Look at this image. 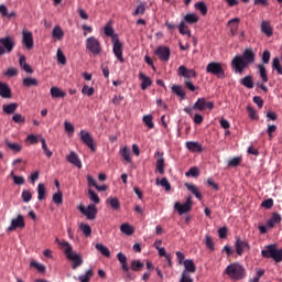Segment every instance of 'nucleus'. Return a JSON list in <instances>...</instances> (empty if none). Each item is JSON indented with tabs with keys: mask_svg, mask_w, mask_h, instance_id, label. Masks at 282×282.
<instances>
[{
	"mask_svg": "<svg viewBox=\"0 0 282 282\" xmlns=\"http://www.w3.org/2000/svg\"><path fill=\"white\" fill-rule=\"evenodd\" d=\"M256 62V54L252 52L251 48H246L242 55H236L231 59V69L236 74H243L249 65L254 64Z\"/></svg>",
	"mask_w": 282,
	"mask_h": 282,
	"instance_id": "f257e3e1",
	"label": "nucleus"
},
{
	"mask_svg": "<svg viewBox=\"0 0 282 282\" xmlns=\"http://www.w3.org/2000/svg\"><path fill=\"white\" fill-rule=\"evenodd\" d=\"M226 274L234 281H241L246 279L247 271L240 263H232L226 268Z\"/></svg>",
	"mask_w": 282,
	"mask_h": 282,
	"instance_id": "f03ea898",
	"label": "nucleus"
},
{
	"mask_svg": "<svg viewBox=\"0 0 282 282\" xmlns=\"http://www.w3.org/2000/svg\"><path fill=\"white\" fill-rule=\"evenodd\" d=\"M263 259H272L275 263L282 262V249H276L275 245H268L265 249L261 251Z\"/></svg>",
	"mask_w": 282,
	"mask_h": 282,
	"instance_id": "7ed1b4c3",
	"label": "nucleus"
},
{
	"mask_svg": "<svg viewBox=\"0 0 282 282\" xmlns=\"http://www.w3.org/2000/svg\"><path fill=\"white\" fill-rule=\"evenodd\" d=\"M15 45L17 42L13 36L0 37V57L11 54Z\"/></svg>",
	"mask_w": 282,
	"mask_h": 282,
	"instance_id": "20e7f679",
	"label": "nucleus"
},
{
	"mask_svg": "<svg viewBox=\"0 0 282 282\" xmlns=\"http://www.w3.org/2000/svg\"><path fill=\"white\" fill-rule=\"evenodd\" d=\"M85 48H87L94 56H98L102 53L100 40H97L96 36H89L85 40Z\"/></svg>",
	"mask_w": 282,
	"mask_h": 282,
	"instance_id": "39448f33",
	"label": "nucleus"
},
{
	"mask_svg": "<svg viewBox=\"0 0 282 282\" xmlns=\"http://www.w3.org/2000/svg\"><path fill=\"white\" fill-rule=\"evenodd\" d=\"M206 73L212 74L214 77L224 79L226 77L224 64L218 62L208 63L206 66Z\"/></svg>",
	"mask_w": 282,
	"mask_h": 282,
	"instance_id": "423d86ee",
	"label": "nucleus"
},
{
	"mask_svg": "<svg viewBox=\"0 0 282 282\" xmlns=\"http://www.w3.org/2000/svg\"><path fill=\"white\" fill-rule=\"evenodd\" d=\"M63 246L66 248L64 251L65 256H67L68 260L73 261V270H76L77 267L83 264L82 256L73 252V247L70 243H64Z\"/></svg>",
	"mask_w": 282,
	"mask_h": 282,
	"instance_id": "0eeeda50",
	"label": "nucleus"
},
{
	"mask_svg": "<svg viewBox=\"0 0 282 282\" xmlns=\"http://www.w3.org/2000/svg\"><path fill=\"white\" fill-rule=\"evenodd\" d=\"M122 51H123V45L120 42V39H118V36H113L112 40V52L115 57L118 58L119 63H124V55H122Z\"/></svg>",
	"mask_w": 282,
	"mask_h": 282,
	"instance_id": "6e6552de",
	"label": "nucleus"
},
{
	"mask_svg": "<svg viewBox=\"0 0 282 282\" xmlns=\"http://www.w3.org/2000/svg\"><path fill=\"white\" fill-rule=\"evenodd\" d=\"M78 209H79V212H82V214L85 217H87V219L89 221H94L96 219V216H97V213H98V209H97L96 205L90 204L87 207L79 206Z\"/></svg>",
	"mask_w": 282,
	"mask_h": 282,
	"instance_id": "1a4fd4ad",
	"label": "nucleus"
},
{
	"mask_svg": "<svg viewBox=\"0 0 282 282\" xmlns=\"http://www.w3.org/2000/svg\"><path fill=\"white\" fill-rule=\"evenodd\" d=\"M79 139L87 145V148L91 149L93 152H96L97 148L90 132H86L85 130L79 131Z\"/></svg>",
	"mask_w": 282,
	"mask_h": 282,
	"instance_id": "9d476101",
	"label": "nucleus"
},
{
	"mask_svg": "<svg viewBox=\"0 0 282 282\" xmlns=\"http://www.w3.org/2000/svg\"><path fill=\"white\" fill-rule=\"evenodd\" d=\"M214 108L215 104L213 101H206V98H198L193 106V109H196L198 111H204L205 109L212 110Z\"/></svg>",
	"mask_w": 282,
	"mask_h": 282,
	"instance_id": "9b49d317",
	"label": "nucleus"
},
{
	"mask_svg": "<svg viewBox=\"0 0 282 282\" xmlns=\"http://www.w3.org/2000/svg\"><path fill=\"white\" fill-rule=\"evenodd\" d=\"M177 76L186 79L196 78L197 73L195 69H189L185 65L177 68Z\"/></svg>",
	"mask_w": 282,
	"mask_h": 282,
	"instance_id": "f8f14e48",
	"label": "nucleus"
},
{
	"mask_svg": "<svg viewBox=\"0 0 282 282\" xmlns=\"http://www.w3.org/2000/svg\"><path fill=\"white\" fill-rule=\"evenodd\" d=\"M154 55H158L161 62L167 63L171 57V50L166 46H159L156 51H154Z\"/></svg>",
	"mask_w": 282,
	"mask_h": 282,
	"instance_id": "ddd939ff",
	"label": "nucleus"
},
{
	"mask_svg": "<svg viewBox=\"0 0 282 282\" xmlns=\"http://www.w3.org/2000/svg\"><path fill=\"white\" fill-rule=\"evenodd\" d=\"M236 252L238 256H243L246 251L250 250V245L246 240H241L239 237L236 239Z\"/></svg>",
	"mask_w": 282,
	"mask_h": 282,
	"instance_id": "4468645a",
	"label": "nucleus"
},
{
	"mask_svg": "<svg viewBox=\"0 0 282 282\" xmlns=\"http://www.w3.org/2000/svg\"><path fill=\"white\" fill-rule=\"evenodd\" d=\"M174 209L177 210L178 215H184L186 213H189L192 209V200L188 198L186 203H174Z\"/></svg>",
	"mask_w": 282,
	"mask_h": 282,
	"instance_id": "2eb2a0df",
	"label": "nucleus"
},
{
	"mask_svg": "<svg viewBox=\"0 0 282 282\" xmlns=\"http://www.w3.org/2000/svg\"><path fill=\"white\" fill-rule=\"evenodd\" d=\"M17 228H25V219L21 214L18 215V218H14L12 220V224L9 226L8 231L12 232L17 230Z\"/></svg>",
	"mask_w": 282,
	"mask_h": 282,
	"instance_id": "dca6fc26",
	"label": "nucleus"
},
{
	"mask_svg": "<svg viewBox=\"0 0 282 282\" xmlns=\"http://www.w3.org/2000/svg\"><path fill=\"white\" fill-rule=\"evenodd\" d=\"M22 34H23L22 43L24 47L28 48L29 51L33 50L34 43H33L32 32L23 31Z\"/></svg>",
	"mask_w": 282,
	"mask_h": 282,
	"instance_id": "f3484780",
	"label": "nucleus"
},
{
	"mask_svg": "<svg viewBox=\"0 0 282 282\" xmlns=\"http://www.w3.org/2000/svg\"><path fill=\"white\" fill-rule=\"evenodd\" d=\"M158 155V161H156V171L159 172L160 175L165 174V159H164V153L162 152H156Z\"/></svg>",
	"mask_w": 282,
	"mask_h": 282,
	"instance_id": "a211bd4d",
	"label": "nucleus"
},
{
	"mask_svg": "<svg viewBox=\"0 0 282 282\" xmlns=\"http://www.w3.org/2000/svg\"><path fill=\"white\" fill-rule=\"evenodd\" d=\"M66 160L68 163L75 165L78 169L83 167L82 160L78 158L76 152H69V154L66 156Z\"/></svg>",
	"mask_w": 282,
	"mask_h": 282,
	"instance_id": "6ab92c4d",
	"label": "nucleus"
},
{
	"mask_svg": "<svg viewBox=\"0 0 282 282\" xmlns=\"http://www.w3.org/2000/svg\"><path fill=\"white\" fill-rule=\"evenodd\" d=\"M0 97H2L4 99L12 98L11 88L8 86V84L1 83V82H0Z\"/></svg>",
	"mask_w": 282,
	"mask_h": 282,
	"instance_id": "aec40b11",
	"label": "nucleus"
},
{
	"mask_svg": "<svg viewBox=\"0 0 282 282\" xmlns=\"http://www.w3.org/2000/svg\"><path fill=\"white\" fill-rule=\"evenodd\" d=\"M184 186H186L187 191L191 192L194 196H196V198H197L198 200L202 202V199H203L204 197L202 196V193H200V191H199V187H197L196 185L191 184V183H186V184H184Z\"/></svg>",
	"mask_w": 282,
	"mask_h": 282,
	"instance_id": "412c9836",
	"label": "nucleus"
},
{
	"mask_svg": "<svg viewBox=\"0 0 282 282\" xmlns=\"http://www.w3.org/2000/svg\"><path fill=\"white\" fill-rule=\"evenodd\" d=\"M139 80H142L141 83V89L145 90L152 85V79L148 77L144 73H139Z\"/></svg>",
	"mask_w": 282,
	"mask_h": 282,
	"instance_id": "4be33fe9",
	"label": "nucleus"
},
{
	"mask_svg": "<svg viewBox=\"0 0 282 282\" xmlns=\"http://www.w3.org/2000/svg\"><path fill=\"white\" fill-rule=\"evenodd\" d=\"M282 221L281 215L278 213H273L270 220L267 221L268 228H274L276 225H279Z\"/></svg>",
	"mask_w": 282,
	"mask_h": 282,
	"instance_id": "5701e85b",
	"label": "nucleus"
},
{
	"mask_svg": "<svg viewBox=\"0 0 282 282\" xmlns=\"http://www.w3.org/2000/svg\"><path fill=\"white\" fill-rule=\"evenodd\" d=\"M117 258H118L119 263H121L122 271L124 273H128L130 271V268L128 267V263H127V256L122 252H119L117 254Z\"/></svg>",
	"mask_w": 282,
	"mask_h": 282,
	"instance_id": "b1692460",
	"label": "nucleus"
},
{
	"mask_svg": "<svg viewBox=\"0 0 282 282\" xmlns=\"http://www.w3.org/2000/svg\"><path fill=\"white\" fill-rule=\"evenodd\" d=\"M261 32L265 34V36L271 37L273 34L272 26L270 21H262L261 22Z\"/></svg>",
	"mask_w": 282,
	"mask_h": 282,
	"instance_id": "393cba45",
	"label": "nucleus"
},
{
	"mask_svg": "<svg viewBox=\"0 0 282 282\" xmlns=\"http://www.w3.org/2000/svg\"><path fill=\"white\" fill-rule=\"evenodd\" d=\"M183 265H184L183 272H187L188 274L196 272V265H195V262H193V260H184Z\"/></svg>",
	"mask_w": 282,
	"mask_h": 282,
	"instance_id": "a878e982",
	"label": "nucleus"
},
{
	"mask_svg": "<svg viewBox=\"0 0 282 282\" xmlns=\"http://www.w3.org/2000/svg\"><path fill=\"white\" fill-rule=\"evenodd\" d=\"M18 108H19V105L17 102L2 106L3 113L6 115H13L14 112H17Z\"/></svg>",
	"mask_w": 282,
	"mask_h": 282,
	"instance_id": "bb28decb",
	"label": "nucleus"
},
{
	"mask_svg": "<svg viewBox=\"0 0 282 282\" xmlns=\"http://www.w3.org/2000/svg\"><path fill=\"white\" fill-rule=\"evenodd\" d=\"M50 94L52 98H66V93L57 86H53L52 89H50Z\"/></svg>",
	"mask_w": 282,
	"mask_h": 282,
	"instance_id": "cd10ccee",
	"label": "nucleus"
},
{
	"mask_svg": "<svg viewBox=\"0 0 282 282\" xmlns=\"http://www.w3.org/2000/svg\"><path fill=\"white\" fill-rule=\"evenodd\" d=\"M172 93L175 94L178 98H182L183 100L186 99L185 90L180 85H173L172 86Z\"/></svg>",
	"mask_w": 282,
	"mask_h": 282,
	"instance_id": "c85d7f7f",
	"label": "nucleus"
},
{
	"mask_svg": "<svg viewBox=\"0 0 282 282\" xmlns=\"http://www.w3.org/2000/svg\"><path fill=\"white\" fill-rule=\"evenodd\" d=\"M37 199L43 202L46 199V187L45 184L39 183L37 185Z\"/></svg>",
	"mask_w": 282,
	"mask_h": 282,
	"instance_id": "c756f323",
	"label": "nucleus"
},
{
	"mask_svg": "<svg viewBox=\"0 0 282 282\" xmlns=\"http://www.w3.org/2000/svg\"><path fill=\"white\" fill-rule=\"evenodd\" d=\"M121 232L123 235H127L128 237H132V235L135 232V229H133V227L130 224H122L121 227Z\"/></svg>",
	"mask_w": 282,
	"mask_h": 282,
	"instance_id": "7c9ffc66",
	"label": "nucleus"
},
{
	"mask_svg": "<svg viewBox=\"0 0 282 282\" xmlns=\"http://www.w3.org/2000/svg\"><path fill=\"white\" fill-rule=\"evenodd\" d=\"M240 84L248 89L254 88V82L252 80L251 75H248V76L243 77L242 79H240Z\"/></svg>",
	"mask_w": 282,
	"mask_h": 282,
	"instance_id": "2f4dec72",
	"label": "nucleus"
},
{
	"mask_svg": "<svg viewBox=\"0 0 282 282\" xmlns=\"http://www.w3.org/2000/svg\"><path fill=\"white\" fill-rule=\"evenodd\" d=\"M4 144L10 149V151H13L14 153H19L22 151V144L12 143L8 139L4 140Z\"/></svg>",
	"mask_w": 282,
	"mask_h": 282,
	"instance_id": "473e14b6",
	"label": "nucleus"
},
{
	"mask_svg": "<svg viewBox=\"0 0 282 282\" xmlns=\"http://www.w3.org/2000/svg\"><path fill=\"white\" fill-rule=\"evenodd\" d=\"M184 22H186L187 24H196L197 22H199V17H197L196 13H187L186 15H184Z\"/></svg>",
	"mask_w": 282,
	"mask_h": 282,
	"instance_id": "72a5a7b5",
	"label": "nucleus"
},
{
	"mask_svg": "<svg viewBox=\"0 0 282 282\" xmlns=\"http://www.w3.org/2000/svg\"><path fill=\"white\" fill-rule=\"evenodd\" d=\"M95 249H97L99 252H101V254L106 258H110L111 257V252L110 250L102 243H97L95 245Z\"/></svg>",
	"mask_w": 282,
	"mask_h": 282,
	"instance_id": "f704fd0d",
	"label": "nucleus"
},
{
	"mask_svg": "<svg viewBox=\"0 0 282 282\" xmlns=\"http://www.w3.org/2000/svg\"><path fill=\"white\" fill-rule=\"evenodd\" d=\"M178 33H181V35L183 36H188L191 37L192 34H191V30L185 24V21H182L181 24H178Z\"/></svg>",
	"mask_w": 282,
	"mask_h": 282,
	"instance_id": "c9c22d12",
	"label": "nucleus"
},
{
	"mask_svg": "<svg viewBox=\"0 0 282 282\" xmlns=\"http://www.w3.org/2000/svg\"><path fill=\"white\" fill-rule=\"evenodd\" d=\"M186 148L192 152H202V145L194 141L186 142Z\"/></svg>",
	"mask_w": 282,
	"mask_h": 282,
	"instance_id": "e433bc0d",
	"label": "nucleus"
},
{
	"mask_svg": "<svg viewBox=\"0 0 282 282\" xmlns=\"http://www.w3.org/2000/svg\"><path fill=\"white\" fill-rule=\"evenodd\" d=\"M243 162L241 156H234L232 159L228 160L227 166L228 167H237Z\"/></svg>",
	"mask_w": 282,
	"mask_h": 282,
	"instance_id": "4c0bfd02",
	"label": "nucleus"
},
{
	"mask_svg": "<svg viewBox=\"0 0 282 282\" xmlns=\"http://www.w3.org/2000/svg\"><path fill=\"white\" fill-rule=\"evenodd\" d=\"M39 85V82L36 78H33V77H25L23 79V86L24 87H36Z\"/></svg>",
	"mask_w": 282,
	"mask_h": 282,
	"instance_id": "58836bf2",
	"label": "nucleus"
},
{
	"mask_svg": "<svg viewBox=\"0 0 282 282\" xmlns=\"http://www.w3.org/2000/svg\"><path fill=\"white\" fill-rule=\"evenodd\" d=\"M258 70H260L262 83H269V76L267 75V69L264 64H258Z\"/></svg>",
	"mask_w": 282,
	"mask_h": 282,
	"instance_id": "ea45409f",
	"label": "nucleus"
},
{
	"mask_svg": "<svg viewBox=\"0 0 282 282\" xmlns=\"http://www.w3.org/2000/svg\"><path fill=\"white\" fill-rule=\"evenodd\" d=\"M65 36V32H63L62 28L59 25H55L53 29V37L56 40H63Z\"/></svg>",
	"mask_w": 282,
	"mask_h": 282,
	"instance_id": "a19ab883",
	"label": "nucleus"
},
{
	"mask_svg": "<svg viewBox=\"0 0 282 282\" xmlns=\"http://www.w3.org/2000/svg\"><path fill=\"white\" fill-rule=\"evenodd\" d=\"M12 120L15 124L23 126L26 122V118L23 117L21 113H14Z\"/></svg>",
	"mask_w": 282,
	"mask_h": 282,
	"instance_id": "79ce46f5",
	"label": "nucleus"
},
{
	"mask_svg": "<svg viewBox=\"0 0 282 282\" xmlns=\"http://www.w3.org/2000/svg\"><path fill=\"white\" fill-rule=\"evenodd\" d=\"M93 270L89 269L88 271L85 272L84 275H79L78 276V281L79 282H90L91 278H93Z\"/></svg>",
	"mask_w": 282,
	"mask_h": 282,
	"instance_id": "37998d69",
	"label": "nucleus"
},
{
	"mask_svg": "<svg viewBox=\"0 0 282 282\" xmlns=\"http://www.w3.org/2000/svg\"><path fill=\"white\" fill-rule=\"evenodd\" d=\"M40 142L42 143V149L44 151L45 156L51 159L53 155V152L47 148L45 138L40 139Z\"/></svg>",
	"mask_w": 282,
	"mask_h": 282,
	"instance_id": "c03bdc74",
	"label": "nucleus"
},
{
	"mask_svg": "<svg viewBox=\"0 0 282 282\" xmlns=\"http://www.w3.org/2000/svg\"><path fill=\"white\" fill-rule=\"evenodd\" d=\"M240 18H234L230 21H228V25H231V33L235 35V32L239 29Z\"/></svg>",
	"mask_w": 282,
	"mask_h": 282,
	"instance_id": "a18cd8bd",
	"label": "nucleus"
},
{
	"mask_svg": "<svg viewBox=\"0 0 282 282\" xmlns=\"http://www.w3.org/2000/svg\"><path fill=\"white\" fill-rule=\"evenodd\" d=\"M194 8H196L197 11H200L203 17L207 14V6L205 4V2H196L194 4Z\"/></svg>",
	"mask_w": 282,
	"mask_h": 282,
	"instance_id": "49530a36",
	"label": "nucleus"
},
{
	"mask_svg": "<svg viewBox=\"0 0 282 282\" xmlns=\"http://www.w3.org/2000/svg\"><path fill=\"white\" fill-rule=\"evenodd\" d=\"M108 204L113 210H119L121 208L120 200L118 198H108Z\"/></svg>",
	"mask_w": 282,
	"mask_h": 282,
	"instance_id": "de8ad7c7",
	"label": "nucleus"
},
{
	"mask_svg": "<svg viewBox=\"0 0 282 282\" xmlns=\"http://www.w3.org/2000/svg\"><path fill=\"white\" fill-rule=\"evenodd\" d=\"M121 155H122L123 160L127 163H131L132 162V160H131V152H130V150L127 147L121 149Z\"/></svg>",
	"mask_w": 282,
	"mask_h": 282,
	"instance_id": "09e8293b",
	"label": "nucleus"
},
{
	"mask_svg": "<svg viewBox=\"0 0 282 282\" xmlns=\"http://www.w3.org/2000/svg\"><path fill=\"white\" fill-rule=\"evenodd\" d=\"M104 34H105V36L111 37L112 41H113L115 36L118 37V35L113 33V29H112V26L110 24L105 25Z\"/></svg>",
	"mask_w": 282,
	"mask_h": 282,
	"instance_id": "8fccbe9b",
	"label": "nucleus"
},
{
	"mask_svg": "<svg viewBox=\"0 0 282 282\" xmlns=\"http://www.w3.org/2000/svg\"><path fill=\"white\" fill-rule=\"evenodd\" d=\"M53 203L56 206H61L63 204V193L58 191L57 193L53 194Z\"/></svg>",
	"mask_w": 282,
	"mask_h": 282,
	"instance_id": "3c124183",
	"label": "nucleus"
},
{
	"mask_svg": "<svg viewBox=\"0 0 282 282\" xmlns=\"http://www.w3.org/2000/svg\"><path fill=\"white\" fill-rule=\"evenodd\" d=\"M79 229L83 231L85 237L91 236L93 230H91L90 225L82 224V225H79Z\"/></svg>",
	"mask_w": 282,
	"mask_h": 282,
	"instance_id": "603ef678",
	"label": "nucleus"
},
{
	"mask_svg": "<svg viewBox=\"0 0 282 282\" xmlns=\"http://www.w3.org/2000/svg\"><path fill=\"white\" fill-rule=\"evenodd\" d=\"M200 172L198 167H191V170H188L185 175L186 177L197 178Z\"/></svg>",
	"mask_w": 282,
	"mask_h": 282,
	"instance_id": "864d4df0",
	"label": "nucleus"
},
{
	"mask_svg": "<svg viewBox=\"0 0 282 282\" xmlns=\"http://www.w3.org/2000/svg\"><path fill=\"white\" fill-rule=\"evenodd\" d=\"M142 268H144V263H142L140 260H132L131 262L132 271H140Z\"/></svg>",
	"mask_w": 282,
	"mask_h": 282,
	"instance_id": "5fc2aeb1",
	"label": "nucleus"
},
{
	"mask_svg": "<svg viewBox=\"0 0 282 282\" xmlns=\"http://www.w3.org/2000/svg\"><path fill=\"white\" fill-rule=\"evenodd\" d=\"M88 194L89 199H91V202H94L95 205L100 204V197H98V194L95 191L89 189Z\"/></svg>",
	"mask_w": 282,
	"mask_h": 282,
	"instance_id": "6e6d98bb",
	"label": "nucleus"
},
{
	"mask_svg": "<svg viewBox=\"0 0 282 282\" xmlns=\"http://www.w3.org/2000/svg\"><path fill=\"white\" fill-rule=\"evenodd\" d=\"M41 139H42V135H35V134H30L26 138L30 144H39V142H41Z\"/></svg>",
	"mask_w": 282,
	"mask_h": 282,
	"instance_id": "4d7b16f0",
	"label": "nucleus"
},
{
	"mask_svg": "<svg viewBox=\"0 0 282 282\" xmlns=\"http://www.w3.org/2000/svg\"><path fill=\"white\" fill-rule=\"evenodd\" d=\"M30 267H33L35 270H37L40 273H45L46 268L45 265L37 263L35 261L30 262Z\"/></svg>",
	"mask_w": 282,
	"mask_h": 282,
	"instance_id": "13d9d810",
	"label": "nucleus"
},
{
	"mask_svg": "<svg viewBox=\"0 0 282 282\" xmlns=\"http://www.w3.org/2000/svg\"><path fill=\"white\" fill-rule=\"evenodd\" d=\"M272 67H273V69L276 70L278 74L282 75V67H281V65H280V59H279V57L273 58V61H272Z\"/></svg>",
	"mask_w": 282,
	"mask_h": 282,
	"instance_id": "bf43d9fd",
	"label": "nucleus"
},
{
	"mask_svg": "<svg viewBox=\"0 0 282 282\" xmlns=\"http://www.w3.org/2000/svg\"><path fill=\"white\" fill-rule=\"evenodd\" d=\"M151 115L143 116V123L147 124L148 129H153L154 127Z\"/></svg>",
	"mask_w": 282,
	"mask_h": 282,
	"instance_id": "052dcab7",
	"label": "nucleus"
},
{
	"mask_svg": "<svg viewBox=\"0 0 282 282\" xmlns=\"http://www.w3.org/2000/svg\"><path fill=\"white\" fill-rule=\"evenodd\" d=\"M247 112L251 120H259V115H257L256 110L252 109L251 106H247Z\"/></svg>",
	"mask_w": 282,
	"mask_h": 282,
	"instance_id": "680f3d73",
	"label": "nucleus"
},
{
	"mask_svg": "<svg viewBox=\"0 0 282 282\" xmlns=\"http://www.w3.org/2000/svg\"><path fill=\"white\" fill-rule=\"evenodd\" d=\"M18 74L19 70L15 67H9V69L4 72V76H8L9 78L17 77Z\"/></svg>",
	"mask_w": 282,
	"mask_h": 282,
	"instance_id": "e2e57ef3",
	"label": "nucleus"
},
{
	"mask_svg": "<svg viewBox=\"0 0 282 282\" xmlns=\"http://www.w3.org/2000/svg\"><path fill=\"white\" fill-rule=\"evenodd\" d=\"M205 243H206V248H207L208 250L215 251V242L213 241V239H212L210 236H206Z\"/></svg>",
	"mask_w": 282,
	"mask_h": 282,
	"instance_id": "0e129e2a",
	"label": "nucleus"
},
{
	"mask_svg": "<svg viewBox=\"0 0 282 282\" xmlns=\"http://www.w3.org/2000/svg\"><path fill=\"white\" fill-rule=\"evenodd\" d=\"M83 95L91 97L94 95V87H89L87 85L83 86L82 89Z\"/></svg>",
	"mask_w": 282,
	"mask_h": 282,
	"instance_id": "69168bd1",
	"label": "nucleus"
},
{
	"mask_svg": "<svg viewBox=\"0 0 282 282\" xmlns=\"http://www.w3.org/2000/svg\"><path fill=\"white\" fill-rule=\"evenodd\" d=\"M178 282H193L191 273H188L187 271H183L181 281Z\"/></svg>",
	"mask_w": 282,
	"mask_h": 282,
	"instance_id": "338daca9",
	"label": "nucleus"
},
{
	"mask_svg": "<svg viewBox=\"0 0 282 282\" xmlns=\"http://www.w3.org/2000/svg\"><path fill=\"white\" fill-rule=\"evenodd\" d=\"M22 199L24 203H29L32 200V193L30 191L22 192Z\"/></svg>",
	"mask_w": 282,
	"mask_h": 282,
	"instance_id": "774afa93",
	"label": "nucleus"
}]
</instances>
